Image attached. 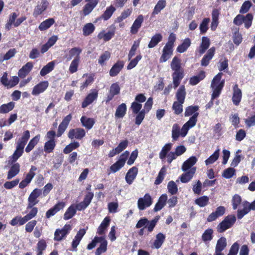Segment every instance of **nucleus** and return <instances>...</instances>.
<instances>
[{"label": "nucleus", "instance_id": "58", "mask_svg": "<svg viewBox=\"0 0 255 255\" xmlns=\"http://www.w3.org/2000/svg\"><path fill=\"white\" fill-rule=\"evenodd\" d=\"M220 155V149L218 148L213 154H212L205 162L206 165L214 163L219 158Z\"/></svg>", "mask_w": 255, "mask_h": 255}, {"label": "nucleus", "instance_id": "29", "mask_svg": "<svg viewBox=\"0 0 255 255\" xmlns=\"http://www.w3.org/2000/svg\"><path fill=\"white\" fill-rule=\"evenodd\" d=\"M111 221L110 218L109 217H106L104 218L100 226L98 227L97 233L99 235H104L107 229V228L110 225Z\"/></svg>", "mask_w": 255, "mask_h": 255}, {"label": "nucleus", "instance_id": "4", "mask_svg": "<svg viewBox=\"0 0 255 255\" xmlns=\"http://www.w3.org/2000/svg\"><path fill=\"white\" fill-rule=\"evenodd\" d=\"M129 152L126 151L122 153L119 160L116 161L114 164L112 165L110 167V171L108 173L110 174L111 173H115L120 170L125 164L126 161L129 156Z\"/></svg>", "mask_w": 255, "mask_h": 255}, {"label": "nucleus", "instance_id": "5", "mask_svg": "<svg viewBox=\"0 0 255 255\" xmlns=\"http://www.w3.org/2000/svg\"><path fill=\"white\" fill-rule=\"evenodd\" d=\"M198 116V113L194 114L182 126L181 129V136L182 137H185L187 135L189 129L196 125Z\"/></svg>", "mask_w": 255, "mask_h": 255}, {"label": "nucleus", "instance_id": "60", "mask_svg": "<svg viewBox=\"0 0 255 255\" xmlns=\"http://www.w3.org/2000/svg\"><path fill=\"white\" fill-rule=\"evenodd\" d=\"M29 209H30V211L29 212L28 214H27L25 216H24L27 222L34 218L38 213L37 208L35 207L34 206H33L31 208H28L27 206L26 207V210H28Z\"/></svg>", "mask_w": 255, "mask_h": 255}, {"label": "nucleus", "instance_id": "9", "mask_svg": "<svg viewBox=\"0 0 255 255\" xmlns=\"http://www.w3.org/2000/svg\"><path fill=\"white\" fill-rule=\"evenodd\" d=\"M41 190L37 188L32 191L28 198V208H31L38 203L39 201L37 198L41 194Z\"/></svg>", "mask_w": 255, "mask_h": 255}, {"label": "nucleus", "instance_id": "57", "mask_svg": "<svg viewBox=\"0 0 255 255\" xmlns=\"http://www.w3.org/2000/svg\"><path fill=\"white\" fill-rule=\"evenodd\" d=\"M116 8L113 5H110L107 7L106 10L101 15V18L105 20H107L112 16Z\"/></svg>", "mask_w": 255, "mask_h": 255}, {"label": "nucleus", "instance_id": "55", "mask_svg": "<svg viewBox=\"0 0 255 255\" xmlns=\"http://www.w3.org/2000/svg\"><path fill=\"white\" fill-rule=\"evenodd\" d=\"M181 129L180 126L177 124H175L172 126V138L173 140H178L180 135H181Z\"/></svg>", "mask_w": 255, "mask_h": 255}, {"label": "nucleus", "instance_id": "30", "mask_svg": "<svg viewBox=\"0 0 255 255\" xmlns=\"http://www.w3.org/2000/svg\"><path fill=\"white\" fill-rule=\"evenodd\" d=\"M210 45V40L206 36H203L202 38V42L200 45L198 51L200 54H204L206 50L209 47Z\"/></svg>", "mask_w": 255, "mask_h": 255}, {"label": "nucleus", "instance_id": "32", "mask_svg": "<svg viewBox=\"0 0 255 255\" xmlns=\"http://www.w3.org/2000/svg\"><path fill=\"white\" fill-rule=\"evenodd\" d=\"M186 93L185 87L184 85L181 86L177 90L175 95V98L177 100L176 101L180 102V103H184L186 97Z\"/></svg>", "mask_w": 255, "mask_h": 255}, {"label": "nucleus", "instance_id": "21", "mask_svg": "<svg viewBox=\"0 0 255 255\" xmlns=\"http://www.w3.org/2000/svg\"><path fill=\"white\" fill-rule=\"evenodd\" d=\"M242 97V93L240 89L239 88L237 84L234 85L233 87V95L232 101L234 105L238 106L239 105Z\"/></svg>", "mask_w": 255, "mask_h": 255}, {"label": "nucleus", "instance_id": "18", "mask_svg": "<svg viewBox=\"0 0 255 255\" xmlns=\"http://www.w3.org/2000/svg\"><path fill=\"white\" fill-rule=\"evenodd\" d=\"M215 47H212L208 50L207 53L203 56L201 61V64L202 66H207L209 65L210 60L215 54Z\"/></svg>", "mask_w": 255, "mask_h": 255}, {"label": "nucleus", "instance_id": "51", "mask_svg": "<svg viewBox=\"0 0 255 255\" xmlns=\"http://www.w3.org/2000/svg\"><path fill=\"white\" fill-rule=\"evenodd\" d=\"M15 106V103L13 102L7 104H2L0 106V113L6 114L12 111Z\"/></svg>", "mask_w": 255, "mask_h": 255}, {"label": "nucleus", "instance_id": "34", "mask_svg": "<svg viewBox=\"0 0 255 255\" xmlns=\"http://www.w3.org/2000/svg\"><path fill=\"white\" fill-rule=\"evenodd\" d=\"M20 171V165L18 163H15L11 166L10 169L9 170L7 179L8 180L11 179L14 176H15L17 174H18Z\"/></svg>", "mask_w": 255, "mask_h": 255}, {"label": "nucleus", "instance_id": "54", "mask_svg": "<svg viewBox=\"0 0 255 255\" xmlns=\"http://www.w3.org/2000/svg\"><path fill=\"white\" fill-rule=\"evenodd\" d=\"M55 22V20L52 18H49L42 22L39 25V29L41 31L45 30L49 28Z\"/></svg>", "mask_w": 255, "mask_h": 255}, {"label": "nucleus", "instance_id": "8", "mask_svg": "<svg viewBox=\"0 0 255 255\" xmlns=\"http://www.w3.org/2000/svg\"><path fill=\"white\" fill-rule=\"evenodd\" d=\"M72 118V115L69 114L63 119L62 122L60 124L58 127L57 132V137L61 136L62 134L64 132V131L67 129L69 123L71 121Z\"/></svg>", "mask_w": 255, "mask_h": 255}, {"label": "nucleus", "instance_id": "10", "mask_svg": "<svg viewBox=\"0 0 255 255\" xmlns=\"http://www.w3.org/2000/svg\"><path fill=\"white\" fill-rule=\"evenodd\" d=\"M49 86V82L44 81L39 82L33 88L31 94L33 96H38L45 92Z\"/></svg>", "mask_w": 255, "mask_h": 255}, {"label": "nucleus", "instance_id": "42", "mask_svg": "<svg viewBox=\"0 0 255 255\" xmlns=\"http://www.w3.org/2000/svg\"><path fill=\"white\" fill-rule=\"evenodd\" d=\"M165 240V236L161 233L157 234L155 237V240L153 242V246L155 248H160Z\"/></svg>", "mask_w": 255, "mask_h": 255}, {"label": "nucleus", "instance_id": "12", "mask_svg": "<svg viewBox=\"0 0 255 255\" xmlns=\"http://www.w3.org/2000/svg\"><path fill=\"white\" fill-rule=\"evenodd\" d=\"M49 6V2L47 0H41L38 2L37 5L35 6L33 12V15L36 17L42 13Z\"/></svg>", "mask_w": 255, "mask_h": 255}, {"label": "nucleus", "instance_id": "6", "mask_svg": "<svg viewBox=\"0 0 255 255\" xmlns=\"http://www.w3.org/2000/svg\"><path fill=\"white\" fill-rule=\"evenodd\" d=\"M71 230L72 227L69 224H66L61 229H57L54 233V240L60 241L65 239Z\"/></svg>", "mask_w": 255, "mask_h": 255}, {"label": "nucleus", "instance_id": "33", "mask_svg": "<svg viewBox=\"0 0 255 255\" xmlns=\"http://www.w3.org/2000/svg\"><path fill=\"white\" fill-rule=\"evenodd\" d=\"M174 88H176L180 84L181 81L184 77V72H173L172 75Z\"/></svg>", "mask_w": 255, "mask_h": 255}, {"label": "nucleus", "instance_id": "40", "mask_svg": "<svg viewBox=\"0 0 255 255\" xmlns=\"http://www.w3.org/2000/svg\"><path fill=\"white\" fill-rule=\"evenodd\" d=\"M23 148L16 146V149L13 154L9 157V162L14 163L23 154Z\"/></svg>", "mask_w": 255, "mask_h": 255}, {"label": "nucleus", "instance_id": "41", "mask_svg": "<svg viewBox=\"0 0 255 255\" xmlns=\"http://www.w3.org/2000/svg\"><path fill=\"white\" fill-rule=\"evenodd\" d=\"M162 40V35L160 33H156L151 38L148 44V47L152 48L156 46Z\"/></svg>", "mask_w": 255, "mask_h": 255}, {"label": "nucleus", "instance_id": "26", "mask_svg": "<svg viewBox=\"0 0 255 255\" xmlns=\"http://www.w3.org/2000/svg\"><path fill=\"white\" fill-rule=\"evenodd\" d=\"M143 21V15L141 14L139 15L134 21L131 27H130V32L132 34H136L141 27Z\"/></svg>", "mask_w": 255, "mask_h": 255}, {"label": "nucleus", "instance_id": "14", "mask_svg": "<svg viewBox=\"0 0 255 255\" xmlns=\"http://www.w3.org/2000/svg\"><path fill=\"white\" fill-rule=\"evenodd\" d=\"M98 92L96 89L91 90L89 93L85 98L82 103V107L85 108L88 106L92 104L94 101L96 100L98 98Z\"/></svg>", "mask_w": 255, "mask_h": 255}, {"label": "nucleus", "instance_id": "27", "mask_svg": "<svg viewBox=\"0 0 255 255\" xmlns=\"http://www.w3.org/2000/svg\"><path fill=\"white\" fill-rule=\"evenodd\" d=\"M30 132L28 130H27L24 131L23 132L21 137L19 138L16 142V146L24 148L27 141L30 138Z\"/></svg>", "mask_w": 255, "mask_h": 255}, {"label": "nucleus", "instance_id": "31", "mask_svg": "<svg viewBox=\"0 0 255 255\" xmlns=\"http://www.w3.org/2000/svg\"><path fill=\"white\" fill-rule=\"evenodd\" d=\"M80 121L82 126L87 129H91L95 123L94 119L88 118L84 116L81 117Z\"/></svg>", "mask_w": 255, "mask_h": 255}, {"label": "nucleus", "instance_id": "7", "mask_svg": "<svg viewBox=\"0 0 255 255\" xmlns=\"http://www.w3.org/2000/svg\"><path fill=\"white\" fill-rule=\"evenodd\" d=\"M153 203V199L148 193H146L143 197L139 198L137 201V206L140 210H143L150 207Z\"/></svg>", "mask_w": 255, "mask_h": 255}, {"label": "nucleus", "instance_id": "46", "mask_svg": "<svg viewBox=\"0 0 255 255\" xmlns=\"http://www.w3.org/2000/svg\"><path fill=\"white\" fill-rule=\"evenodd\" d=\"M219 14V12L218 9H213L212 13V21L211 25V28L212 30H215L218 25Z\"/></svg>", "mask_w": 255, "mask_h": 255}, {"label": "nucleus", "instance_id": "48", "mask_svg": "<svg viewBox=\"0 0 255 255\" xmlns=\"http://www.w3.org/2000/svg\"><path fill=\"white\" fill-rule=\"evenodd\" d=\"M126 111L127 106L126 104L122 103L118 107L115 113V117L118 118H122L126 115Z\"/></svg>", "mask_w": 255, "mask_h": 255}, {"label": "nucleus", "instance_id": "56", "mask_svg": "<svg viewBox=\"0 0 255 255\" xmlns=\"http://www.w3.org/2000/svg\"><path fill=\"white\" fill-rule=\"evenodd\" d=\"M27 222L24 217H22L20 216H17L13 218L9 222L10 224L12 226L17 225L22 226Z\"/></svg>", "mask_w": 255, "mask_h": 255}, {"label": "nucleus", "instance_id": "24", "mask_svg": "<svg viewBox=\"0 0 255 255\" xmlns=\"http://www.w3.org/2000/svg\"><path fill=\"white\" fill-rule=\"evenodd\" d=\"M197 160V158L196 156H191L183 162L181 167L182 170L184 172L190 170L193 167V165L196 164Z\"/></svg>", "mask_w": 255, "mask_h": 255}, {"label": "nucleus", "instance_id": "23", "mask_svg": "<svg viewBox=\"0 0 255 255\" xmlns=\"http://www.w3.org/2000/svg\"><path fill=\"white\" fill-rule=\"evenodd\" d=\"M33 67V63L29 62L26 63L23 65L21 69H19L18 72V76L21 78L25 77L31 71Z\"/></svg>", "mask_w": 255, "mask_h": 255}, {"label": "nucleus", "instance_id": "39", "mask_svg": "<svg viewBox=\"0 0 255 255\" xmlns=\"http://www.w3.org/2000/svg\"><path fill=\"white\" fill-rule=\"evenodd\" d=\"M55 62L54 61L48 63L44 66L40 72V74L41 76H44L47 74L51 72L54 68Z\"/></svg>", "mask_w": 255, "mask_h": 255}, {"label": "nucleus", "instance_id": "59", "mask_svg": "<svg viewBox=\"0 0 255 255\" xmlns=\"http://www.w3.org/2000/svg\"><path fill=\"white\" fill-rule=\"evenodd\" d=\"M210 21L209 18H204L199 26L201 34H205L209 29V23Z\"/></svg>", "mask_w": 255, "mask_h": 255}, {"label": "nucleus", "instance_id": "25", "mask_svg": "<svg viewBox=\"0 0 255 255\" xmlns=\"http://www.w3.org/2000/svg\"><path fill=\"white\" fill-rule=\"evenodd\" d=\"M196 170V167H193L185 171L180 176V180L182 183H186L190 181L193 178Z\"/></svg>", "mask_w": 255, "mask_h": 255}, {"label": "nucleus", "instance_id": "64", "mask_svg": "<svg viewBox=\"0 0 255 255\" xmlns=\"http://www.w3.org/2000/svg\"><path fill=\"white\" fill-rule=\"evenodd\" d=\"M80 146L79 143L77 141H74L67 145L63 149V152L65 154H68L74 149H77Z\"/></svg>", "mask_w": 255, "mask_h": 255}, {"label": "nucleus", "instance_id": "45", "mask_svg": "<svg viewBox=\"0 0 255 255\" xmlns=\"http://www.w3.org/2000/svg\"><path fill=\"white\" fill-rule=\"evenodd\" d=\"M99 242L101 244L99 247L96 250L95 255H100L102 253L106 252L107 250L108 242L104 237H102V239H101V242Z\"/></svg>", "mask_w": 255, "mask_h": 255}, {"label": "nucleus", "instance_id": "44", "mask_svg": "<svg viewBox=\"0 0 255 255\" xmlns=\"http://www.w3.org/2000/svg\"><path fill=\"white\" fill-rule=\"evenodd\" d=\"M82 49L80 47H74L70 49L67 54V60H71L73 57L80 58V54L82 52Z\"/></svg>", "mask_w": 255, "mask_h": 255}, {"label": "nucleus", "instance_id": "63", "mask_svg": "<svg viewBox=\"0 0 255 255\" xmlns=\"http://www.w3.org/2000/svg\"><path fill=\"white\" fill-rule=\"evenodd\" d=\"M79 61L80 58H74L72 61L69 68V71L70 73L73 74L77 71Z\"/></svg>", "mask_w": 255, "mask_h": 255}, {"label": "nucleus", "instance_id": "49", "mask_svg": "<svg viewBox=\"0 0 255 255\" xmlns=\"http://www.w3.org/2000/svg\"><path fill=\"white\" fill-rule=\"evenodd\" d=\"M226 246V239L224 237H221L217 241L215 252L219 253H222L221 252L224 250Z\"/></svg>", "mask_w": 255, "mask_h": 255}, {"label": "nucleus", "instance_id": "53", "mask_svg": "<svg viewBox=\"0 0 255 255\" xmlns=\"http://www.w3.org/2000/svg\"><path fill=\"white\" fill-rule=\"evenodd\" d=\"M191 40L189 38H185L182 43L177 48V51L179 53H183L187 50L191 45Z\"/></svg>", "mask_w": 255, "mask_h": 255}, {"label": "nucleus", "instance_id": "1", "mask_svg": "<svg viewBox=\"0 0 255 255\" xmlns=\"http://www.w3.org/2000/svg\"><path fill=\"white\" fill-rule=\"evenodd\" d=\"M173 144L171 142L166 143L161 148L159 153V157L162 161L165 160L168 163L170 164L178 156L182 155L186 151V148L184 145L177 146L174 151H171Z\"/></svg>", "mask_w": 255, "mask_h": 255}, {"label": "nucleus", "instance_id": "35", "mask_svg": "<svg viewBox=\"0 0 255 255\" xmlns=\"http://www.w3.org/2000/svg\"><path fill=\"white\" fill-rule=\"evenodd\" d=\"M167 200V196L166 194H162L158 199V202L155 205L154 208V211L157 212L161 210L164 206Z\"/></svg>", "mask_w": 255, "mask_h": 255}, {"label": "nucleus", "instance_id": "20", "mask_svg": "<svg viewBox=\"0 0 255 255\" xmlns=\"http://www.w3.org/2000/svg\"><path fill=\"white\" fill-rule=\"evenodd\" d=\"M65 203L64 202H59L54 207L49 209L46 213V217L49 218L50 217L54 216L56 213L64 208Z\"/></svg>", "mask_w": 255, "mask_h": 255}, {"label": "nucleus", "instance_id": "3", "mask_svg": "<svg viewBox=\"0 0 255 255\" xmlns=\"http://www.w3.org/2000/svg\"><path fill=\"white\" fill-rule=\"evenodd\" d=\"M236 221V217L234 215L226 216L224 219L218 225L217 231L219 233H223L227 229L231 228Z\"/></svg>", "mask_w": 255, "mask_h": 255}, {"label": "nucleus", "instance_id": "61", "mask_svg": "<svg viewBox=\"0 0 255 255\" xmlns=\"http://www.w3.org/2000/svg\"><path fill=\"white\" fill-rule=\"evenodd\" d=\"M114 35V32L113 31H108L105 33L104 31L100 32L98 35V38L99 39H103L105 41L110 40Z\"/></svg>", "mask_w": 255, "mask_h": 255}, {"label": "nucleus", "instance_id": "37", "mask_svg": "<svg viewBox=\"0 0 255 255\" xmlns=\"http://www.w3.org/2000/svg\"><path fill=\"white\" fill-rule=\"evenodd\" d=\"M170 65L171 69L174 72L183 71V70L181 66V60L176 56H175L173 58Z\"/></svg>", "mask_w": 255, "mask_h": 255}, {"label": "nucleus", "instance_id": "13", "mask_svg": "<svg viewBox=\"0 0 255 255\" xmlns=\"http://www.w3.org/2000/svg\"><path fill=\"white\" fill-rule=\"evenodd\" d=\"M226 212L225 207L220 206L218 207L216 210L211 213L208 217L207 221L208 222H211L215 221L217 218L222 216Z\"/></svg>", "mask_w": 255, "mask_h": 255}, {"label": "nucleus", "instance_id": "22", "mask_svg": "<svg viewBox=\"0 0 255 255\" xmlns=\"http://www.w3.org/2000/svg\"><path fill=\"white\" fill-rule=\"evenodd\" d=\"M123 61H118L111 68L109 71V74L111 77H115L118 75L124 66Z\"/></svg>", "mask_w": 255, "mask_h": 255}, {"label": "nucleus", "instance_id": "52", "mask_svg": "<svg viewBox=\"0 0 255 255\" xmlns=\"http://www.w3.org/2000/svg\"><path fill=\"white\" fill-rule=\"evenodd\" d=\"M95 26L92 23H88L84 25L82 28L83 34L85 36H88L91 34L95 30Z\"/></svg>", "mask_w": 255, "mask_h": 255}, {"label": "nucleus", "instance_id": "11", "mask_svg": "<svg viewBox=\"0 0 255 255\" xmlns=\"http://www.w3.org/2000/svg\"><path fill=\"white\" fill-rule=\"evenodd\" d=\"M85 131L83 128H73L69 130L68 133V137L71 139L74 138L81 139L85 136Z\"/></svg>", "mask_w": 255, "mask_h": 255}, {"label": "nucleus", "instance_id": "36", "mask_svg": "<svg viewBox=\"0 0 255 255\" xmlns=\"http://www.w3.org/2000/svg\"><path fill=\"white\" fill-rule=\"evenodd\" d=\"M205 77V72L204 71H201L197 75L194 76L190 78L189 84L191 85H196L203 80Z\"/></svg>", "mask_w": 255, "mask_h": 255}, {"label": "nucleus", "instance_id": "2", "mask_svg": "<svg viewBox=\"0 0 255 255\" xmlns=\"http://www.w3.org/2000/svg\"><path fill=\"white\" fill-rule=\"evenodd\" d=\"M223 73H219L216 75L212 81L211 88H212L213 93L212 95L211 101L206 105V109H210L213 105V100L218 98L224 87L225 81L221 80Z\"/></svg>", "mask_w": 255, "mask_h": 255}, {"label": "nucleus", "instance_id": "62", "mask_svg": "<svg viewBox=\"0 0 255 255\" xmlns=\"http://www.w3.org/2000/svg\"><path fill=\"white\" fill-rule=\"evenodd\" d=\"M111 57V53L109 51H106L101 54L98 59V63L103 66L106 61L108 60Z\"/></svg>", "mask_w": 255, "mask_h": 255}, {"label": "nucleus", "instance_id": "28", "mask_svg": "<svg viewBox=\"0 0 255 255\" xmlns=\"http://www.w3.org/2000/svg\"><path fill=\"white\" fill-rule=\"evenodd\" d=\"M99 0H92L91 1H86L87 3L83 8V13L84 15H87L92 12L96 6Z\"/></svg>", "mask_w": 255, "mask_h": 255}, {"label": "nucleus", "instance_id": "19", "mask_svg": "<svg viewBox=\"0 0 255 255\" xmlns=\"http://www.w3.org/2000/svg\"><path fill=\"white\" fill-rule=\"evenodd\" d=\"M173 47L165 45L162 50V53L160 57L159 61L161 63L165 62L168 60L173 54Z\"/></svg>", "mask_w": 255, "mask_h": 255}, {"label": "nucleus", "instance_id": "50", "mask_svg": "<svg viewBox=\"0 0 255 255\" xmlns=\"http://www.w3.org/2000/svg\"><path fill=\"white\" fill-rule=\"evenodd\" d=\"M76 213V209L75 205L72 204L66 210L64 214L63 218L65 220H68L72 218Z\"/></svg>", "mask_w": 255, "mask_h": 255}, {"label": "nucleus", "instance_id": "43", "mask_svg": "<svg viewBox=\"0 0 255 255\" xmlns=\"http://www.w3.org/2000/svg\"><path fill=\"white\" fill-rule=\"evenodd\" d=\"M40 135L38 134L33 137L29 142L28 145L25 148V152L29 153L35 147V146L38 143L40 139Z\"/></svg>", "mask_w": 255, "mask_h": 255}, {"label": "nucleus", "instance_id": "17", "mask_svg": "<svg viewBox=\"0 0 255 255\" xmlns=\"http://www.w3.org/2000/svg\"><path fill=\"white\" fill-rule=\"evenodd\" d=\"M137 173L138 168L135 166L130 168L128 170L125 177L126 181L128 184L130 185L132 183L137 176Z\"/></svg>", "mask_w": 255, "mask_h": 255}, {"label": "nucleus", "instance_id": "38", "mask_svg": "<svg viewBox=\"0 0 255 255\" xmlns=\"http://www.w3.org/2000/svg\"><path fill=\"white\" fill-rule=\"evenodd\" d=\"M166 5V0H159L155 5L152 15L154 16L158 14L162 9H163Z\"/></svg>", "mask_w": 255, "mask_h": 255}, {"label": "nucleus", "instance_id": "15", "mask_svg": "<svg viewBox=\"0 0 255 255\" xmlns=\"http://www.w3.org/2000/svg\"><path fill=\"white\" fill-rule=\"evenodd\" d=\"M86 233V230L85 229H81L77 232L72 242V251H77V247L80 244V241L85 235Z\"/></svg>", "mask_w": 255, "mask_h": 255}, {"label": "nucleus", "instance_id": "47", "mask_svg": "<svg viewBox=\"0 0 255 255\" xmlns=\"http://www.w3.org/2000/svg\"><path fill=\"white\" fill-rule=\"evenodd\" d=\"M243 209L242 210H238L237 217L239 219H242L245 215L248 213L251 210L249 207V203L248 202H244L243 203Z\"/></svg>", "mask_w": 255, "mask_h": 255}, {"label": "nucleus", "instance_id": "16", "mask_svg": "<svg viewBox=\"0 0 255 255\" xmlns=\"http://www.w3.org/2000/svg\"><path fill=\"white\" fill-rule=\"evenodd\" d=\"M120 90L121 88L118 82L112 84L110 86L109 94L107 97L106 102H110L113 99L115 96L119 94Z\"/></svg>", "mask_w": 255, "mask_h": 255}]
</instances>
